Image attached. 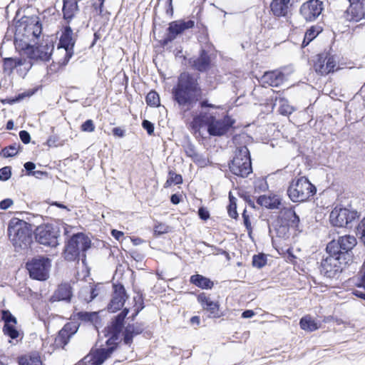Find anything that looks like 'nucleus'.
<instances>
[{
	"label": "nucleus",
	"mask_w": 365,
	"mask_h": 365,
	"mask_svg": "<svg viewBox=\"0 0 365 365\" xmlns=\"http://www.w3.org/2000/svg\"><path fill=\"white\" fill-rule=\"evenodd\" d=\"M230 171L242 178L252 173L251 156L247 146L237 148L235 156L228 163Z\"/></svg>",
	"instance_id": "nucleus-5"
},
{
	"label": "nucleus",
	"mask_w": 365,
	"mask_h": 365,
	"mask_svg": "<svg viewBox=\"0 0 365 365\" xmlns=\"http://www.w3.org/2000/svg\"><path fill=\"white\" fill-rule=\"evenodd\" d=\"M261 80L263 84H267L272 87H278L284 81L285 75L279 70L267 71L264 73Z\"/></svg>",
	"instance_id": "nucleus-25"
},
{
	"label": "nucleus",
	"mask_w": 365,
	"mask_h": 365,
	"mask_svg": "<svg viewBox=\"0 0 365 365\" xmlns=\"http://www.w3.org/2000/svg\"><path fill=\"white\" fill-rule=\"evenodd\" d=\"M50 267L51 260L43 256L34 257L26 264L30 277L39 281L48 279Z\"/></svg>",
	"instance_id": "nucleus-10"
},
{
	"label": "nucleus",
	"mask_w": 365,
	"mask_h": 365,
	"mask_svg": "<svg viewBox=\"0 0 365 365\" xmlns=\"http://www.w3.org/2000/svg\"><path fill=\"white\" fill-rule=\"evenodd\" d=\"M211 61L210 55L205 48H202L198 57L193 59L192 67L199 72H205L210 68Z\"/></svg>",
	"instance_id": "nucleus-24"
},
{
	"label": "nucleus",
	"mask_w": 365,
	"mask_h": 365,
	"mask_svg": "<svg viewBox=\"0 0 365 365\" xmlns=\"http://www.w3.org/2000/svg\"><path fill=\"white\" fill-rule=\"evenodd\" d=\"M57 140H58L57 137L50 136L47 140V145L49 147H52V146L55 147L57 145V144H56Z\"/></svg>",
	"instance_id": "nucleus-64"
},
{
	"label": "nucleus",
	"mask_w": 365,
	"mask_h": 365,
	"mask_svg": "<svg viewBox=\"0 0 365 365\" xmlns=\"http://www.w3.org/2000/svg\"><path fill=\"white\" fill-rule=\"evenodd\" d=\"M193 122L200 127L207 126V131L210 136L220 137L230 131L235 120L228 115L217 119L213 113L202 110L194 118Z\"/></svg>",
	"instance_id": "nucleus-2"
},
{
	"label": "nucleus",
	"mask_w": 365,
	"mask_h": 365,
	"mask_svg": "<svg viewBox=\"0 0 365 365\" xmlns=\"http://www.w3.org/2000/svg\"><path fill=\"white\" fill-rule=\"evenodd\" d=\"M349 6L346 10L345 18L349 21L358 22L365 17V0H346Z\"/></svg>",
	"instance_id": "nucleus-18"
},
{
	"label": "nucleus",
	"mask_w": 365,
	"mask_h": 365,
	"mask_svg": "<svg viewBox=\"0 0 365 365\" xmlns=\"http://www.w3.org/2000/svg\"><path fill=\"white\" fill-rule=\"evenodd\" d=\"M359 217V215L356 210L336 206L330 212L329 222L334 227L351 228Z\"/></svg>",
	"instance_id": "nucleus-8"
},
{
	"label": "nucleus",
	"mask_w": 365,
	"mask_h": 365,
	"mask_svg": "<svg viewBox=\"0 0 365 365\" xmlns=\"http://www.w3.org/2000/svg\"><path fill=\"white\" fill-rule=\"evenodd\" d=\"M240 197L242 198L246 203L248 204L252 207H255V202L252 200V197L247 192H240L239 194Z\"/></svg>",
	"instance_id": "nucleus-55"
},
{
	"label": "nucleus",
	"mask_w": 365,
	"mask_h": 365,
	"mask_svg": "<svg viewBox=\"0 0 365 365\" xmlns=\"http://www.w3.org/2000/svg\"><path fill=\"white\" fill-rule=\"evenodd\" d=\"M79 11L77 0H63V19L68 22L71 21Z\"/></svg>",
	"instance_id": "nucleus-27"
},
{
	"label": "nucleus",
	"mask_w": 365,
	"mask_h": 365,
	"mask_svg": "<svg viewBox=\"0 0 365 365\" xmlns=\"http://www.w3.org/2000/svg\"><path fill=\"white\" fill-rule=\"evenodd\" d=\"M128 295L123 284H113V293L107 309L109 312H115L124 306Z\"/></svg>",
	"instance_id": "nucleus-19"
},
{
	"label": "nucleus",
	"mask_w": 365,
	"mask_h": 365,
	"mask_svg": "<svg viewBox=\"0 0 365 365\" xmlns=\"http://www.w3.org/2000/svg\"><path fill=\"white\" fill-rule=\"evenodd\" d=\"M198 215L199 217L202 220H207L210 218L209 211L203 207L199 208Z\"/></svg>",
	"instance_id": "nucleus-57"
},
{
	"label": "nucleus",
	"mask_w": 365,
	"mask_h": 365,
	"mask_svg": "<svg viewBox=\"0 0 365 365\" xmlns=\"http://www.w3.org/2000/svg\"><path fill=\"white\" fill-rule=\"evenodd\" d=\"M267 264V257L264 254L255 255L252 257V265L257 268H262Z\"/></svg>",
	"instance_id": "nucleus-41"
},
{
	"label": "nucleus",
	"mask_w": 365,
	"mask_h": 365,
	"mask_svg": "<svg viewBox=\"0 0 365 365\" xmlns=\"http://www.w3.org/2000/svg\"><path fill=\"white\" fill-rule=\"evenodd\" d=\"M172 98L178 108L186 113L190 111L202 96V88L197 75L182 72L178 77L171 91Z\"/></svg>",
	"instance_id": "nucleus-1"
},
{
	"label": "nucleus",
	"mask_w": 365,
	"mask_h": 365,
	"mask_svg": "<svg viewBox=\"0 0 365 365\" xmlns=\"http://www.w3.org/2000/svg\"><path fill=\"white\" fill-rule=\"evenodd\" d=\"M126 327L134 336L140 334L144 330V324L139 322L128 324Z\"/></svg>",
	"instance_id": "nucleus-45"
},
{
	"label": "nucleus",
	"mask_w": 365,
	"mask_h": 365,
	"mask_svg": "<svg viewBox=\"0 0 365 365\" xmlns=\"http://www.w3.org/2000/svg\"><path fill=\"white\" fill-rule=\"evenodd\" d=\"M113 134L115 136L123 138L125 135V130L120 127H115L113 129Z\"/></svg>",
	"instance_id": "nucleus-63"
},
{
	"label": "nucleus",
	"mask_w": 365,
	"mask_h": 365,
	"mask_svg": "<svg viewBox=\"0 0 365 365\" xmlns=\"http://www.w3.org/2000/svg\"><path fill=\"white\" fill-rule=\"evenodd\" d=\"M11 168L9 166H5L0 169V180L6 181L11 178Z\"/></svg>",
	"instance_id": "nucleus-48"
},
{
	"label": "nucleus",
	"mask_w": 365,
	"mask_h": 365,
	"mask_svg": "<svg viewBox=\"0 0 365 365\" xmlns=\"http://www.w3.org/2000/svg\"><path fill=\"white\" fill-rule=\"evenodd\" d=\"M57 227L47 224L37 227L34 231L36 241L44 246L56 247L58 245L59 237Z\"/></svg>",
	"instance_id": "nucleus-11"
},
{
	"label": "nucleus",
	"mask_w": 365,
	"mask_h": 365,
	"mask_svg": "<svg viewBox=\"0 0 365 365\" xmlns=\"http://www.w3.org/2000/svg\"><path fill=\"white\" fill-rule=\"evenodd\" d=\"M229 205L227 206V212L230 217L237 219L238 213L237 212V199L232 195L231 192L229 193Z\"/></svg>",
	"instance_id": "nucleus-36"
},
{
	"label": "nucleus",
	"mask_w": 365,
	"mask_h": 365,
	"mask_svg": "<svg viewBox=\"0 0 365 365\" xmlns=\"http://www.w3.org/2000/svg\"><path fill=\"white\" fill-rule=\"evenodd\" d=\"M133 300L135 302L134 308L136 309V312L139 313L145 307L143 294H138L133 297Z\"/></svg>",
	"instance_id": "nucleus-46"
},
{
	"label": "nucleus",
	"mask_w": 365,
	"mask_h": 365,
	"mask_svg": "<svg viewBox=\"0 0 365 365\" xmlns=\"http://www.w3.org/2000/svg\"><path fill=\"white\" fill-rule=\"evenodd\" d=\"M16 64L15 60L12 58H6L4 59V66L6 68H14Z\"/></svg>",
	"instance_id": "nucleus-61"
},
{
	"label": "nucleus",
	"mask_w": 365,
	"mask_h": 365,
	"mask_svg": "<svg viewBox=\"0 0 365 365\" xmlns=\"http://www.w3.org/2000/svg\"><path fill=\"white\" fill-rule=\"evenodd\" d=\"M74 45L75 40L73 38V30L70 26H66L60 37L58 48H71L74 47Z\"/></svg>",
	"instance_id": "nucleus-29"
},
{
	"label": "nucleus",
	"mask_w": 365,
	"mask_h": 365,
	"mask_svg": "<svg viewBox=\"0 0 365 365\" xmlns=\"http://www.w3.org/2000/svg\"><path fill=\"white\" fill-rule=\"evenodd\" d=\"M78 317L80 320L86 322H92L97 317V312H80L78 313Z\"/></svg>",
	"instance_id": "nucleus-44"
},
{
	"label": "nucleus",
	"mask_w": 365,
	"mask_h": 365,
	"mask_svg": "<svg viewBox=\"0 0 365 365\" xmlns=\"http://www.w3.org/2000/svg\"><path fill=\"white\" fill-rule=\"evenodd\" d=\"M170 227L168 225L164 223H158L155 225L154 227V234L155 235L159 236L165 233H168L169 232Z\"/></svg>",
	"instance_id": "nucleus-47"
},
{
	"label": "nucleus",
	"mask_w": 365,
	"mask_h": 365,
	"mask_svg": "<svg viewBox=\"0 0 365 365\" xmlns=\"http://www.w3.org/2000/svg\"><path fill=\"white\" fill-rule=\"evenodd\" d=\"M242 218H243V223H244V225L245 226L247 232L249 234H250L252 232V225H251V222H250V217L248 215H247V211L246 210H245L243 211V213H242Z\"/></svg>",
	"instance_id": "nucleus-53"
},
{
	"label": "nucleus",
	"mask_w": 365,
	"mask_h": 365,
	"mask_svg": "<svg viewBox=\"0 0 365 365\" xmlns=\"http://www.w3.org/2000/svg\"><path fill=\"white\" fill-rule=\"evenodd\" d=\"M98 295V288L97 286L93 285L82 287L79 292L80 297L88 303L93 300Z\"/></svg>",
	"instance_id": "nucleus-31"
},
{
	"label": "nucleus",
	"mask_w": 365,
	"mask_h": 365,
	"mask_svg": "<svg viewBox=\"0 0 365 365\" xmlns=\"http://www.w3.org/2000/svg\"><path fill=\"white\" fill-rule=\"evenodd\" d=\"M128 313L129 309L124 308L121 312L112 319L110 324L106 328V331L107 332L106 336H108V339L106 341V344H118V340L119 339L120 334L124 327L125 318Z\"/></svg>",
	"instance_id": "nucleus-12"
},
{
	"label": "nucleus",
	"mask_w": 365,
	"mask_h": 365,
	"mask_svg": "<svg viewBox=\"0 0 365 365\" xmlns=\"http://www.w3.org/2000/svg\"><path fill=\"white\" fill-rule=\"evenodd\" d=\"M73 296L72 287L68 283L58 285L56 290L50 298L51 302L64 301L70 302Z\"/></svg>",
	"instance_id": "nucleus-23"
},
{
	"label": "nucleus",
	"mask_w": 365,
	"mask_h": 365,
	"mask_svg": "<svg viewBox=\"0 0 365 365\" xmlns=\"http://www.w3.org/2000/svg\"><path fill=\"white\" fill-rule=\"evenodd\" d=\"M19 138L24 144H28L31 140L29 133L24 130L19 132Z\"/></svg>",
	"instance_id": "nucleus-56"
},
{
	"label": "nucleus",
	"mask_w": 365,
	"mask_h": 365,
	"mask_svg": "<svg viewBox=\"0 0 365 365\" xmlns=\"http://www.w3.org/2000/svg\"><path fill=\"white\" fill-rule=\"evenodd\" d=\"M16 324H4L3 332L4 335L9 336L11 339H16L19 336V331L15 327Z\"/></svg>",
	"instance_id": "nucleus-38"
},
{
	"label": "nucleus",
	"mask_w": 365,
	"mask_h": 365,
	"mask_svg": "<svg viewBox=\"0 0 365 365\" xmlns=\"http://www.w3.org/2000/svg\"><path fill=\"white\" fill-rule=\"evenodd\" d=\"M317 189L305 177L292 180L287 189V195L294 202H304L316 193Z\"/></svg>",
	"instance_id": "nucleus-7"
},
{
	"label": "nucleus",
	"mask_w": 365,
	"mask_h": 365,
	"mask_svg": "<svg viewBox=\"0 0 365 365\" xmlns=\"http://www.w3.org/2000/svg\"><path fill=\"white\" fill-rule=\"evenodd\" d=\"M1 319L4 322V324H16V318L9 311L3 310L1 312Z\"/></svg>",
	"instance_id": "nucleus-42"
},
{
	"label": "nucleus",
	"mask_w": 365,
	"mask_h": 365,
	"mask_svg": "<svg viewBox=\"0 0 365 365\" xmlns=\"http://www.w3.org/2000/svg\"><path fill=\"white\" fill-rule=\"evenodd\" d=\"M95 130V125L93 121L91 119L86 120L81 125V130L84 132H93Z\"/></svg>",
	"instance_id": "nucleus-50"
},
{
	"label": "nucleus",
	"mask_w": 365,
	"mask_h": 365,
	"mask_svg": "<svg viewBox=\"0 0 365 365\" xmlns=\"http://www.w3.org/2000/svg\"><path fill=\"white\" fill-rule=\"evenodd\" d=\"M291 0H272L270 8L274 16L277 17L286 16L289 11Z\"/></svg>",
	"instance_id": "nucleus-26"
},
{
	"label": "nucleus",
	"mask_w": 365,
	"mask_h": 365,
	"mask_svg": "<svg viewBox=\"0 0 365 365\" xmlns=\"http://www.w3.org/2000/svg\"><path fill=\"white\" fill-rule=\"evenodd\" d=\"M69 327V324H66L59 331L58 334L56 339V341L60 344H62L63 346H66L68 343L70 339L76 332V331H70Z\"/></svg>",
	"instance_id": "nucleus-32"
},
{
	"label": "nucleus",
	"mask_w": 365,
	"mask_h": 365,
	"mask_svg": "<svg viewBox=\"0 0 365 365\" xmlns=\"http://www.w3.org/2000/svg\"><path fill=\"white\" fill-rule=\"evenodd\" d=\"M327 255L320 262V274L329 279L337 278L349 262H344L340 255L333 253Z\"/></svg>",
	"instance_id": "nucleus-9"
},
{
	"label": "nucleus",
	"mask_w": 365,
	"mask_h": 365,
	"mask_svg": "<svg viewBox=\"0 0 365 365\" xmlns=\"http://www.w3.org/2000/svg\"><path fill=\"white\" fill-rule=\"evenodd\" d=\"M23 27L24 30V36L26 37H33L37 38L40 36L42 31V26L40 19L36 16H24L19 25V29Z\"/></svg>",
	"instance_id": "nucleus-16"
},
{
	"label": "nucleus",
	"mask_w": 365,
	"mask_h": 365,
	"mask_svg": "<svg viewBox=\"0 0 365 365\" xmlns=\"http://www.w3.org/2000/svg\"><path fill=\"white\" fill-rule=\"evenodd\" d=\"M257 202L268 209H278L281 205V198L277 195H261L257 198Z\"/></svg>",
	"instance_id": "nucleus-28"
},
{
	"label": "nucleus",
	"mask_w": 365,
	"mask_h": 365,
	"mask_svg": "<svg viewBox=\"0 0 365 365\" xmlns=\"http://www.w3.org/2000/svg\"><path fill=\"white\" fill-rule=\"evenodd\" d=\"M194 26L195 21L191 19L187 21L181 20L170 22L167 29L168 33L161 41V44L163 46L168 45L169 43L175 40L177 36L182 34L185 30L192 29L194 27Z\"/></svg>",
	"instance_id": "nucleus-14"
},
{
	"label": "nucleus",
	"mask_w": 365,
	"mask_h": 365,
	"mask_svg": "<svg viewBox=\"0 0 365 365\" xmlns=\"http://www.w3.org/2000/svg\"><path fill=\"white\" fill-rule=\"evenodd\" d=\"M19 143H14L7 147H5L1 150V154L4 158L14 157L18 153V149L20 148Z\"/></svg>",
	"instance_id": "nucleus-40"
},
{
	"label": "nucleus",
	"mask_w": 365,
	"mask_h": 365,
	"mask_svg": "<svg viewBox=\"0 0 365 365\" xmlns=\"http://www.w3.org/2000/svg\"><path fill=\"white\" fill-rule=\"evenodd\" d=\"M336 66V60L334 56L328 53H319L314 63L315 71L320 75H327L334 71Z\"/></svg>",
	"instance_id": "nucleus-15"
},
{
	"label": "nucleus",
	"mask_w": 365,
	"mask_h": 365,
	"mask_svg": "<svg viewBox=\"0 0 365 365\" xmlns=\"http://www.w3.org/2000/svg\"><path fill=\"white\" fill-rule=\"evenodd\" d=\"M169 178L165 183V187H168L172 184L180 185L182 182V177L181 175L175 173L173 170L168 172Z\"/></svg>",
	"instance_id": "nucleus-39"
},
{
	"label": "nucleus",
	"mask_w": 365,
	"mask_h": 365,
	"mask_svg": "<svg viewBox=\"0 0 365 365\" xmlns=\"http://www.w3.org/2000/svg\"><path fill=\"white\" fill-rule=\"evenodd\" d=\"M134 334H133L125 327L123 331V342L126 345H130L133 342Z\"/></svg>",
	"instance_id": "nucleus-51"
},
{
	"label": "nucleus",
	"mask_w": 365,
	"mask_h": 365,
	"mask_svg": "<svg viewBox=\"0 0 365 365\" xmlns=\"http://www.w3.org/2000/svg\"><path fill=\"white\" fill-rule=\"evenodd\" d=\"M299 222V217L295 211L291 207H283L280 210L278 215L277 223L280 228L284 230L287 227H297Z\"/></svg>",
	"instance_id": "nucleus-20"
},
{
	"label": "nucleus",
	"mask_w": 365,
	"mask_h": 365,
	"mask_svg": "<svg viewBox=\"0 0 365 365\" xmlns=\"http://www.w3.org/2000/svg\"><path fill=\"white\" fill-rule=\"evenodd\" d=\"M145 101L147 104L151 107H158L160 106V97L155 91H150L146 96Z\"/></svg>",
	"instance_id": "nucleus-37"
},
{
	"label": "nucleus",
	"mask_w": 365,
	"mask_h": 365,
	"mask_svg": "<svg viewBox=\"0 0 365 365\" xmlns=\"http://www.w3.org/2000/svg\"><path fill=\"white\" fill-rule=\"evenodd\" d=\"M24 166L27 175H31L35 171L34 169L36 168V165L33 162H26Z\"/></svg>",
	"instance_id": "nucleus-58"
},
{
	"label": "nucleus",
	"mask_w": 365,
	"mask_h": 365,
	"mask_svg": "<svg viewBox=\"0 0 365 365\" xmlns=\"http://www.w3.org/2000/svg\"><path fill=\"white\" fill-rule=\"evenodd\" d=\"M201 108H219L220 106H217L214 104L210 103L207 100H203L200 103Z\"/></svg>",
	"instance_id": "nucleus-62"
},
{
	"label": "nucleus",
	"mask_w": 365,
	"mask_h": 365,
	"mask_svg": "<svg viewBox=\"0 0 365 365\" xmlns=\"http://www.w3.org/2000/svg\"><path fill=\"white\" fill-rule=\"evenodd\" d=\"M107 348L97 349L93 354L86 356L81 361L82 365H102L117 349L115 344H106Z\"/></svg>",
	"instance_id": "nucleus-13"
},
{
	"label": "nucleus",
	"mask_w": 365,
	"mask_h": 365,
	"mask_svg": "<svg viewBox=\"0 0 365 365\" xmlns=\"http://www.w3.org/2000/svg\"><path fill=\"white\" fill-rule=\"evenodd\" d=\"M319 27L317 29L315 26H311L305 33V41H307V44H309L314 40L319 34Z\"/></svg>",
	"instance_id": "nucleus-43"
},
{
	"label": "nucleus",
	"mask_w": 365,
	"mask_h": 365,
	"mask_svg": "<svg viewBox=\"0 0 365 365\" xmlns=\"http://www.w3.org/2000/svg\"><path fill=\"white\" fill-rule=\"evenodd\" d=\"M13 205V200L10 198H6L0 202V209L5 210Z\"/></svg>",
	"instance_id": "nucleus-60"
},
{
	"label": "nucleus",
	"mask_w": 365,
	"mask_h": 365,
	"mask_svg": "<svg viewBox=\"0 0 365 365\" xmlns=\"http://www.w3.org/2000/svg\"><path fill=\"white\" fill-rule=\"evenodd\" d=\"M64 49L66 51V53H65V56H64V59H63V63L64 65H66V64L68 63V62L69 61V60L71 59V58L73 55V47L66 48Z\"/></svg>",
	"instance_id": "nucleus-59"
},
{
	"label": "nucleus",
	"mask_w": 365,
	"mask_h": 365,
	"mask_svg": "<svg viewBox=\"0 0 365 365\" xmlns=\"http://www.w3.org/2000/svg\"><path fill=\"white\" fill-rule=\"evenodd\" d=\"M142 127L147 131L148 135H152L154 133V124L148 120H143L142 122Z\"/></svg>",
	"instance_id": "nucleus-52"
},
{
	"label": "nucleus",
	"mask_w": 365,
	"mask_h": 365,
	"mask_svg": "<svg viewBox=\"0 0 365 365\" xmlns=\"http://www.w3.org/2000/svg\"><path fill=\"white\" fill-rule=\"evenodd\" d=\"M8 235L15 249H27L32 242L31 225L24 220L13 218L8 226Z\"/></svg>",
	"instance_id": "nucleus-3"
},
{
	"label": "nucleus",
	"mask_w": 365,
	"mask_h": 365,
	"mask_svg": "<svg viewBox=\"0 0 365 365\" xmlns=\"http://www.w3.org/2000/svg\"><path fill=\"white\" fill-rule=\"evenodd\" d=\"M190 282L196 287L203 289H210L214 286L213 282L209 278L201 274H193L190 278Z\"/></svg>",
	"instance_id": "nucleus-30"
},
{
	"label": "nucleus",
	"mask_w": 365,
	"mask_h": 365,
	"mask_svg": "<svg viewBox=\"0 0 365 365\" xmlns=\"http://www.w3.org/2000/svg\"><path fill=\"white\" fill-rule=\"evenodd\" d=\"M54 49L52 41H44L36 47H32L29 53L31 58L48 61Z\"/></svg>",
	"instance_id": "nucleus-21"
},
{
	"label": "nucleus",
	"mask_w": 365,
	"mask_h": 365,
	"mask_svg": "<svg viewBox=\"0 0 365 365\" xmlns=\"http://www.w3.org/2000/svg\"><path fill=\"white\" fill-rule=\"evenodd\" d=\"M19 365H43L40 355L38 352L21 356L19 359Z\"/></svg>",
	"instance_id": "nucleus-33"
},
{
	"label": "nucleus",
	"mask_w": 365,
	"mask_h": 365,
	"mask_svg": "<svg viewBox=\"0 0 365 365\" xmlns=\"http://www.w3.org/2000/svg\"><path fill=\"white\" fill-rule=\"evenodd\" d=\"M294 110V108L287 104H283L279 108V112L282 115H289Z\"/></svg>",
	"instance_id": "nucleus-54"
},
{
	"label": "nucleus",
	"mask_w": 365,
	"mask_h": 365,
	"mask_svg": "<svg viewBox=\"0 0 365 365\" xmlns=\"http://www.w3.org/2000/svg\"><path fill=\"white\" fill-rule=\"evenodd\" d=\"M322 6L319 0H309L302 4L299 13L306 21H313L322 14Z\"/></svg>",
	"instance_id": "nucleus-17"
},
{
	"label": "nucleus",
	"mask_w": 365,
	"mask_h": 365,
	"mask_svg": "<svg viewBox=\"0 0 365 365\" xmlns=\"http://www.w3.org/2000/svg\"><path fill=\"white\" fill-rule=\"evenodd\" d=\"M183 148L186 155L191 158L193 160L199 161L202 158V156L197 153L195 146L191 142L188 141Z\"/></svg>",
	"instance_id": "nucleus-35"
},
{
	"label": "nucleus",
	"mask_w": 365,
	"mask_h": 365,
	"mask_svg": "<svg viewBox=\"0 0 365 365\" xmlns=\"http://www.w3.org/2000/svg\"><path fill=\"white\" fill-rule=\"evenodd\" d=\"M357 235L365 245V218L363 219L357 227Z\"/></svg>",
	"instance_id": "nucleus-49"
},
{
	"label": "nucleus",
	"mask_w": 365,
	"mask_h": 365,
	"mask_svg": "<svg viewBox=\"0 0 365 365\" xmlns=\"http://www.w3.org/2000/svg\"><path fill=\"white\" fill-rule=\"evenodd\" d=\"M91 241L88 237L82 232L73 235L65 245L63 250L64 258L67 261H75L82 257V261L86 259V252L91 247Z\"/></svg>",
	"instance_id": "nucleus-4"
},
{
	"label": "nucleus",
	"mask_w": 365,
	"mask_h": 365,
	"mask_svg": "<svg viewBox=\"0 0 365 365\" xmlns=\"http://www.w3.org/2000/svg\"><path fill=\"white\" fill-rule=\"evenodd\" d=\"M299 325L303 330L309 331H315L319 328L317 323L309 316L303 317L300 319Z\"/></svg>",
	"instance_id": "nucleus-34"
},
{
	"label": "nucleus",
	"mask_w": 365,
	"mask_h": 365,
	"mask_svg": "<svg viewBox=\"0 0 365 365\" xmlns=\"http://www.w3.org/2000/svg\"><path fill=\"white\" fill-rule=\"evenodd\" d=\"M356 239L354 236L344 235L339 237L337 240L333 239L327 245V253L340 255L345 262H352V249L356 245Z\"/></svg>",
	"instance_id": "nucleus-6"
},
{
	"label": "nucleus",
	"mask_w": 365,
	"mask_h": 365,
	"mask_svg": "<svg viewBox=\"0 0 365 365\" xmlns=\"http://www.w3.org/2000/svg\"><path fill=\"white\" fill-rule=\"evenodd\" d=\"M197 301L201 304L202 309L210 313V317L220 318L222 316L220 312L219 303L212 301L205 293H201L197 296Z\"/></svg>",
	"instance_id": "nucleus-22"
}]
</instances>
